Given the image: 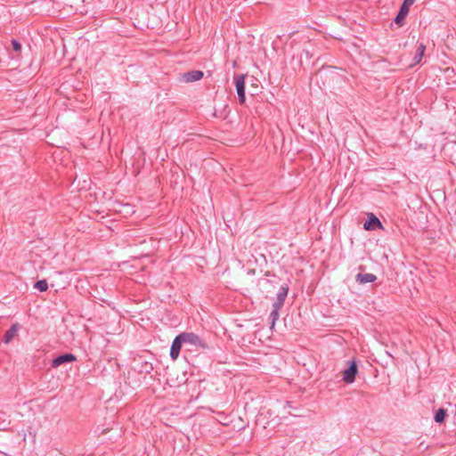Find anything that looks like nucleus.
<instances>
[{
    "label": "nucleus",
    "instance_id": "4",
    "mask_svg": "<svg viewBox=\"0 0 456 456\" xmlns=\"http://www.w3.org/2000/svg\"><path fill=\"white\" fill-rule=\"evenodd\" d=\"M112 203L113 209L119 213L124 215L125 216L133 215L134 210V206L130 204L129 202H124V201H110Z\"/></svg>",
    "mask_w": 456,
    "mask_h": 456
},
{
    "label": "nucleus",
    "instance_id": "7",
    "mask_svg": "<svg viewBox=\"0 0 456 456\" xmlns=\"http://www.w3.org/2000/svg\"><path fill=\"white\" fill-rule=\"evenodd\" d=\"M77 361V356L71 353H64L53 358L52 360L51 366L53 368H58L62 364L69 363Z\"/></svg>",
    "mask_w": 456,
    "mask_h": 456
},
{
    "label": "nucleus",
    "instance_id": "8",
    "mask_svg": "<svg viewBox=\"0 0 456 456\" xmlns=\"http://www.w3.org/2000/svg\"><path fill=\"white\" fill-rule=\"evenodd\" d=\"M358 368L356 362L354 361H351L348 367L343 372V380L347 384L353 383L355 380Z\"/></svg>",
    "mask_w": 456,
    "mask_h": 456
},
{
    "label": "nucleus",
    "instance_id": "15",
    "mask_svg": "<svg viewBox=\"0 0 456 456\" xmlns=\"http://www.w3.org/2000/svg\"><path fill=\"white\" fill-rule=\"evenodd\" d=\"M426 49H427V47L424 43L418 44L416 53L413 57V65L419 64L421 61V60L425 54Z\"/></svg>",
    "mask_w": 456,
    "mask_h": 456
},
{
    "label": "nucleus",
    "instance_id": "14",
    "mask_svg": "<svg viewBox=\"0 0 456 456\" xmlns=\"http://www.w3.org/2000/svg\"><path fill=\"white\" fill-rule=\"evenodd\" d=\"M260 289L263 293L272 292V289H275V281L269 279H263L258 281Z\"/></svg>",
    "mask_w": 456,
    "mask_h": 456
},
{
    "label": "nucleus",
    "instance_id": "9",
    "mask_svg": "<svg viewBox=\"0 0 456 456\" xmlns=\"http://www.w3.org/2000/svg\"><path fill=\"white\" fill-rule=\"evenodd\" d=\"M235 87L239 98V102L240 104L245 102V76L239 75L235 77Z\"/></svg>",
    "mask_w": 456,
    "mask_h": 456
},
{
    "label": "nucleus",
    "instance_id": "12",
    "mask_svg": "<svg viewBox=\"0 0 456 456\" xmlns=\"http://www.w3.org/2000/svg\"><path fill=\"white\" fill-rule=\"evenodd\" d=\"M204 73L201 70H191L183 74L184 81L191 83L199 81L203 77Z\"/></svg>",
    "mask_w": 456,
    "mask_h": 456
},
{
    "label": "nucleus",
    "instance_id": "6",
    "mask_svg": "<svg viewBox=\"0 0 456 456\" xmlns=\"http://www.w3.org/2000/svg\"><path fill=\"white\" fill-rule=\"evenodd\" d=\"M414 2H415V0H403L399 12L394 20V21L397 25H399V26L403 25V21L408 15L410 7L414 4Z\"/></svg>",
    "mask_w": 456,
    "mask_h": 456
},
{
    "label": "nucleus",
    "instance_id": "19",
    "mask_svg": "<svg viewBox=\"0 0 456 456\" xmlns=\"http://www.w3.org/2000/svg\"><path fill=\"white\" fill-rule=\"evenodd\" d=\"M363 268H364V267H363L362 265H360V266H359V269H360V270H362Z\"/></svg>",
    "mask_w": 456,
    "mask_h": 456
},
{
    "label": "nucleus",
    "instance_id": "1",
    "mask_svg": "<svg viewBox=\"0 0 456 456\" xmlns=\"http://www.w3.org/2000/svg\"><path fill=\"white\" fill-rule=\"evenodd\" d=\"M289 289V285L286 283L282 284L279 289L276 300L273 304V309L269 316V318L271 319V328H273L276 321L279 319L280 310L282 308L284 305L285 299L288 296Z\"/></svg>",
    "mask_w": 456,
    "mask_h": 456
},
{
    "label": "nucleus",
    "instance_id": "20",
    "mask_svg": "<svg viewBox=\"0 0 456 456\" xmlns=\"http://www.w3.org/2000/svg\"><path fill=\"white\" fill-rule=\"evenodd\" d=\"M249 273H255V270H251Z\"/></svg>",
    "mask_w": 456,
    "mask_h": 456
},
{
    "label": "nucleus",
    "instance_id": "2",
    "mask_svg": "<svg viewBox=\"0 0 456 456\" xmlns=\"http://www.w3.org/2000/svg\"><path fill=\"white\" fill-rule=\"evenodd\" d=\"M152 370H153V365L151 362L144 360L142 356H139L138 358H134V366L132 368V370H129L127 373L128 384L130 386L133 384L131 378L135 373L144 375V377H145L147 374L151 373Z\"/></svg>",
    "mask_w": 456,
    "mask_h": 456
},
{
    "label": "nucleus",
    "instance_id": "3",
    "mask_svg": "<svg viewBox=\"0 0 456 456\" xmlns=\"http://www.w3.org/2000/svg\"><path fill=\"white\" fill-rule=\"evenodd\" d=\"M183 345H189L200 348H207L206 342L200 336L193 332H182L179 334Z\"/></svg>",
    "mask_w": 456,
    "mask_h": 456
},
{
    "label": "nucleus",
    "instance_id": "10",
    "mask_svg": "<svg viewBox=\"0 0 456 456\" xmlns=\"http://www.w3.org/2000/svg\"><path fill=\"white\" fill-rule=\"evenodd\" d=\"M183 342L181 340V338L179 336V334L174 338L173 342H172V345H171V347H170V357L172 360H176L179 356V354H180V351H181V348L183 346Z\"/></svg>",
    "mask_w": 456,
    "mask_h": 456
},
{
    "label": "nucleus",
    "instance_id": "16",
    "mask_svg": "<svg viewBox=\"0 0 456 456\" xmlns=\"http://www.w3.org/2000/svg\"><path fill=\"white\" fill-rule=\"evenodd\" d=\"M448 416L447 414V410L444 409V408H439L436 412H435V416H434V419L436 423L438 424H442L444 422L446 417Z\"/></svg>",
    "mask_w": 456,
    "mask_h": 456
},
{
    "label": "nucleus",
    "instance_id": "11",
    "mask_svg": "<svg viewBox=\"0 0 456 456\" xmlns=\"http://www.w3.org/2000/svg\"><path fill=\"white\" fill-rule=\"evenodd\" d=\"M20 329V325L18 322L13 323L9 328V330H7L6 332L4 333L3 339H2L3 342L5 344L10 343L13 339V338L17 335Z\"/></svg>",
    "mask_w": 456,
    "mask_h": 456
},
{
    "label": "nucleus",
    "instance_id": "13",
    "mask_svg": "<svg viewBox=\"0 0 456 456\" xmlns=\"http://www.w3.org/2000/svg\"><path fill=\"white\" fill-rule=\"evenodd\" d=\"M377 280V276L373 273H357L355 281L359 284L371 283Z\"/></svg>",
    "mask_w": 456,
    "mask_h": 456
},
{
    "label": "nucleus",
    "instance_id": "5",
    "mask_svg": "<svg viewBox=\"0 0 456 456\" xmlns=\"http://www.w3.org/2000/svg\"><path fill=\"white\" fill-rule=\"evenodd\" d=\"M363 229L365 231H375L377 229L383 230L384 227L380 220L373 213H368L367 219L363 223Z\"/></svg>",
    "mask_w": 456,
    "mask_h": 456
},
{
    "label": "nucleus",
    "instance_id": "17",
    "mask_svg": "<svg viewBox=\"0 0 456 456\" xmlns=\"http://www.w3.org/2000/svg\"><path fill=\"white\" fill-rule=\"evenodd\" d=\"M34 288L39 290L40 292H45L48 289V283L46 280H39L35 282Z\"/></svg>",
    "mask_w": 456,
    "mask_h": 456
},
{
    "label": "nucleus",
    "instance_id": "18",
    "mask_svg": "<svg viewBox=\"0 0 456 456\" xmlns=\"http://www.w3.org/2000/svg\"><path fill=\"white\" fill-rule=\"evenodd\" d=\"M12 45L13 50L16 53H20L21 51V45H20V43L18 40L12 39Z\"/></svg>",
    "mask_w": 456,
    "mask_h": 456
}]
</instances>
